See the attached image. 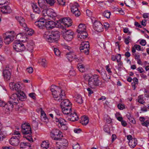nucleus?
<instances>
[{"instance_id": "10", "label": "nucleus", "mask_w": 149, "mask_h": 149, "mask_svg": "<svg viewBox=\"0 0 149 149\" xmlns=\"http://www.w3.org/2000/svg\"><path fill=\"white\" fill-rule=\"evenodd\" d=\"M74 34V33L71 30H68L64 33V38L67 41H70L73 38Z\"/></svg>"}, {"instance_id": "7", "label": "nucleus", "mask_w": 149, "mask_h": 149, "mask_svg": "<svg viewBox=\"0 0 149 149\" xmlns=\"http://www.w3.org/2000/svg\"><path fill=\"white\" fill-rule=\"evenodd\" d=\"M89 46L88 41L83 42L81 44L80 47V51L86 55H88L89 54Z\"/></svg>"}, {"instance_id": "20", "label": "nucleus", "mask_w": 149, "mask_h": 149, "mask_svg": "<svg viewBox=\"0 0 149 149\" xmlns=\"http://www.w3.org/2000/svg\"><path fill=\"white\" fill-rule=\"evenodd\" d=\"M58 142L56 143H58L59 145L61 147H63L64 148L65 147H66L68 146V141L65 139H62L61 138L60 139L58 140Z\"/></svg>"}, {"instance_id": "40", "label": "nucleus", "mask_w": 149, "mask_h": 149, "mask_svg": "<svg viewBox=\"0 0 149 149\" xmlns=\"http://www.w3.org/2000/svg\"><path fill=\"white\" fill-rule=\"evenodd\" d=\"M43 149H47L49 147V143L46 141H43L41 145Z\"/></svg>"}, {"instance_id": "19", "label": "nucleus", "mask_w": 149, "mask_h": 149, "mask_svg": "<svg viewBox=\"0 0 149 149\" xmlns=\"http://www.w3.org/2000/svg\"><path fill=\"white\" fill-rule=\"evenodd\" d=\"M55 22L52 21H48L45 23V26L47 29H52L56 25Z\"/></svg>"}, {"instance_id": "54", "label": "nucleus", "mask_w": 149, "mask_h": 149, "mask_svg": "<svg viewBox=\"0 0 149 149\" xmlns=\"http://www.w3.org/2000/svg\"><path fill=\"white\" fill-rule=\"evenodd\" d=\"M84 58L82 56H79L78 57V60H77V61L79 62H82L84 60Z\"/></svg>"}, {"instance_id": "55", "label": "nucleus", "mask_w": 149, "mask_h": 149, "mask_svg": "<svg viewBox=\"0 0 149 149\" xmlns=\"http://www.w3.org/2000/svg\"><path fill=\"white\" fill-rule=\"evenodd\" d=\"M118 107L119 109L120 110L123 109L125 108L124 105L121 104H119L118 105Z\"/></svg>"}, {"instance_id": "21", "label": "nucleus", "mask_w": 149, "mask_h": 149, "mask_svg": "<svg viewBox=\"0 0 149 149\" xmlns=\"http://www.w3.org/2000/svg\"><path fill=\"white\" fill-rule=\"evenodd\" d=\"M1 8V11L4 13H10L12 12V10L8 5L0 7Z\"/></svg>"}, {"instance_id": "18", "label": "nucleus", "mask_w": 149, "mask_h": 149, "mask_svg": "<svg viewBox=\"0 0 149 149\" xmlns=\"http://www.w3.org/2000/svg\"><path fill=\"white\" fill-rule=\"evenodd\" d=\"M79 118L76 112H74L68 116V119L72 121H75L78 120Z\"/></svg>"}, {"instance_id": "29", "label": "nucleus", "mask_w": 149, "mask_h": 149, "mask_svg": "<svg viewBox=\"0 0 149 149\" xmlns=\"http://www.w3.org/2000/svg\"><path fill=\"white\" fill-rule=\"evenodd\" d=\"M78 33L79 35H77V37L78 38H80L81 39H84L86 38L87 37L88 33L86 31Z\"/></svg>"}, {"instance_id": "22", "label": "nucleus", "mask_w": 149, "mask_h": 149, "mask_svg": "<svg viewBox=\"0 0 149 149\" xmlns=\"http://www.w3.org/2000/svg\"><path fill=\"white\" fill-rule=\"evenodd\" d=\"M38 3L40 7L43 10L47 9V4L45 0H38Z\"/></svg>"}, {"instance_id": "57", "label": "nucleus", "mask_w": 149, "mask_h": 149, "mask_svg": "<svg viewBox=\"0 0 149 149\" xmlns=\"http://www.w3.org/2000/svg\"><path fill=\"white\" fill-rule=\"evenodd\" d=\"M128 118L130 122L133 124L135 123V121L133 118L130 116Z\"/></svg>"}, {"instance_id": "23", "label": "nucleus", "mask_w": 149, "mask_h": 149, "mask_svg": "<svg viewBox=\"0 0 149 149\" xmlns=\"http://www.w3.org/2000/svg\"><path fill=\"white\" fill-rule=\"evenodd\" d=\"M3 74L5 79H6L7 80L10 79L11 75L10 71L7 69H5L3 71Z\"/></svg>"}, {"instance_id": "45", "label": "nucleus", "mask_w": 149, "mask_h": 149, "mask_svg": "<svg viewBox=\"0 0 149 149\" xmlns=\"http://www.w3.org/2000/svg\"><path fill=\"white\" fill-rule=\"evenodd\" d=\"M39 111H40L41 117L43 116V117L44 118H45L46 115L44 111L43 110L42 108H39Z\"/></svg>"}, {"instance_id": "43", "label": "nucleus", "mask_w": 149, "mask_h": 149, "mask_svg": "<svg viewBox=\"0 0 149 149\" xmlns=\"http://www.w3.org/2000/svg\"><path fill=\"white\" fill-rule=\"evenodd\" d=\"M47 4H49L51 6H53L55 2V0H45Z\"/></svg>"}, {"instance_id": "16", "label": "nucleus", "mask_w": 149, "mask_h": 149, "mask_svg": "<svg viewBox=\"0 0 149 149\" xmlns=\"http://www.w3.org/2000/svg\"><path fill=\"white\" fill-rule=\"evenodd\" d=\"M15 18L21 26L24 28L27 27V25L25 22V20L23 17L20 16H16Z\"/></svg>"}, {"instance_id": "33", "label": "nucleus", "mask_w": 149, "mask_h": 149, "mask_svg": "<svg viewBox=\"0 0 149 149\" xmlns=\"http://www.w3.org/2000/svg\"><path fill=\"white\" fill-rule=\"evenodd\" d=\"M32 6L35 13L38 14L40 13V10L39 8L36 4L33 3L32 5Z\"/></svg>"}, {"instance_id": "35", "label": "nucleus", "mask_w": 149, "mask_h": 149, "mask_svg": "<svg viewBox=\"0 0 149 149\" xmlns=\"http://www.w3.org/2000/svg\"><path fill=\"white\" fill-rule=\"evenodd\" d=\"M75 100L77 103L80 104H82L83 102L81 97L79 95H76Z\"/></svg>"}, {"instance_id": "14", "label": "nucleus", "mask_w": 149, "mask_h": 149, "mask_svg": "<svg viewBox=\"0 0 149 149\" xmlns=\"http://www.w3.org/2000/svg\"><path fill=\"white\" fill-rule=\"evenodd\" d=\"M9 86L11 89L13 90H15L17 92L21 91L22 88L18 84H15L14 82H11Z\"/></svg>"}, {"instance_id": "26", "label": "nucleus", "mask_w": 149, "mask_h": 149, "mask_svg": "<svg viewBox=\"0 0 149 149\" xmlns=\"http://www.w3.org/2000/svg\"><path fill=\"white\" fill-rule=\"evenodd\" d=\"M62 111V112L64 114L68 115L72 111L71 107H61Z\"/></svg>"}, {"instance_id": "49", "label": "nucleus", "mask_w": 149, "mask_h": 149, "mask_svg": "<svg viewBox=\"0 0 149 149\" xmlns=\"http://www.w3.org/2000/svg\"><path fill=\"white\" fill-rule=\"evenodd\" d=\"M141 125L143 126L147 127L149 125V121L148 120H146L144 122L141 123Z\"/></svg>"}, {"instance_id": "53", "label": "nucleus", "mask_w": 149, "mask_h": 149, "mask_svg": "<svg viewBox=\"0 0 149 149\" xmlns=\"http://www.w3.org/2000/svg\"><path fill=\"white\" fill-rule=\"evenodd\" d=\"M13 134L14 135L17 136H16V137H19V138H20L21 135L19 131H15L14 132Z\"/></svg>"}, {"instance_id": "60", "label": "nucleus", "mask_w": 149, "mask_h": 149, "mask_svg": "<svg viewBox=\"0 0 149 149\" xmlns=\"http://www.w3.org/2000/svg\"><path fill=\"white\" fill-rule=\"evenodd\" d=\"M123 32L125 33H128V34H130L131 33L129 31L128 29L127 28L124 29Z\"/></svg>"}, {"instance_id": "47", "label": "nucleus", "mask_w": 149, "mask_h": 149, "mask_svg": "<svg viewBox=\"0 0 149 149\" xmlns=\"http://www.w3.org/2000/svg\"><path fill=\"white\" fill-rule=\"evenodd\" d=\"M57 1L59 4L63 6L65 4V0H57Z\"/></svg>"}, {"instance_id": "62", "label": "nucleus", "mask_w": 149, "mask_h": 149, "mask_svg": "<svg viewBox=\"0 0 149 149\" xmlns=\"http://www.w3.org/2000/svg\"><path fill=\"white\" fill-rule=\"evenodd\" d=\"M73 149H80V146L78 144V143H77V144L73 146Z\"/></svg>"}, {"instance_id": "12", "label": "nucleus", "mask_w": 149, "mask_h": 149, "mask_svg": "<svg viewBox=\"0 0 149 149\" xmlns=\"http://www.w3.org/2000/svg\"><path fill=\"white\" fill-rule=\"evenodd\" d=\"M3 109L6 111L8 112L12 111L13 108V103L11 101H9L6 103L4 102V104L3 106Z\"/></svg>"}, {"instance_id": "13", "label": "nucleus", "mask_w": 149, "mask_h": 149, "mask_svg": "<svg viewBox=\"0 0 149 149\" xmlns=\"http://www.w3.org/2000/svg\"><path fill=\"white\" fill-rule=\"evenodd\" d=\"M59 21H61L64 25L65 27H68L72 25V21L71 19L68 17H65L60 19Z\"/></svg>"}, {"instance_id": "48", "label": "nucleus", "mask_w": 149, "mask_h": 149, "mask_svg": "<svg viewBox=\"0 0 149 149\" xmlns=\"http://www.w3.org/2000/svg\"><path fill=\"white\" fill-rule=\"evenodd\" d=\"M54 52L55 54L57 56H58L60 54L59 50L56 48H54Z\"/></svg>"}, {"instance_id": "27", "label": "nucleus", "mask_w": 149, "mask_h": 149, "mask_svg": "<svg viewBox=\"0 0 149 149\" xmlns=\"http://www.w3.org/2000/svg\"><path fill=\"white\" fill-rule=\"evenodd\" d=\"M18 93L17 94L19 100L21 101H24L26 99V96L24 93L21 91Z\"/></svg>"}, {"instance_id": "5", "label": "nucleus", "mask_w": 149, "mask_h": 149, "mask_svg": "<svg viewBox=\"0 0 149 149\" xmlns=\"http://www.w3.org/2000/svg\"><path fill=\"white\" fill-rule=\"evenodd\" d=\"M15 35H12L10 32H7L3 35L4 41L6 44L8 45L14 39Z\"/></svg>"}, {"instance_id": "2", "label": "nucleus", "mask_w": 149, "mask_h": 149, "mask_svg": "<svg viewBox=\"0 0 149 149\" xmlns=\"http://www.w3.org/2000/svg\"><path fill=\"white\" fill-rule=\"evenodd\" d=\"M51 90L56 100L60 101L65 98V91L60 87L52 85L51 87Z\"/></svg>"}, {"instance_id": "61", "label": "nucleus", "mask_w": 149, "mask_h": 149, "mask_svg": "<svg viewBox=\"0 0 149 149\" xmlns=\"http://www.w3.org/2000/svg\"><path fill=\"white\" fill-rule=\"evenodd\" d=\"M109 65H107L106 66V70L109 73V74H110L111 73V70L110 68H109Z\"/></svg>"}, {"instance_id": "51", "label": "nucleus", "mask_w": 149, "mask_h": 149, "mask_svg": "<svg viewBox=\"0 0 149 149\" xmlns=\"http://www.w3.org/2000/svg\"><path fill=\"white\" fill-rule=\"evenodd\" d=\"M25 137L26 138V139L28 140L29 141L31 142H33V139L31 136V135L29 134V135L26 136H26H25Z\"/></svg>"}, {"instance_id": "44", "label": "nucleus", "mask_w": 149, "mask_h": 149, "mask_svg": "<svg viewBox=\"0 0 149 149\" xmlns=\"http://www.w3.org/2000/svg\"><path fill=\"white\" fill-rule=\"evenodd\" d=\"M41 63L43 67H45L47 66V63L45 59H42L41 61Z\"/></svg>"}, {"instance_id": "6", "label": "nucleus", "mask_w": 149, "mask_h": 149, "mask_svg": "<svg viewBox=\"0 0 149 149\" xmlns=\"http://www.w3.org/2000/svg\"><path fill=\"white\" fill-rule=\"evenodd\" d=\"M13 46L14 49L17 52H22L25 49L24 44L19 41H15L13 43Z\"/></svg>"}, {"instance_id": "15", "label": "nucleus", "mask_w": 149, "mask_h": 149, "mask_svg": "<svg viewBox=\"0 0 149 149\" xmlns=\"http://www.w3.org/2000/svg\"><path fill=\"white\" fill-rule=\"evenodd\" d=\"M65 48L67 49L68 50L70 51L69 52H67L66 54V57L69 61H72L73 59V55H74V52L73 51L70 50L71 49V48L69 46H65Z\"/></svg>"}, {"instance_id": "37", "label": "nucleus", "mask_w": 149, "mask_h": 149, "mask_svg": "<svg viewBox=\"0 0 149 149\" xmlns=\"http://www.w3.org/2000/svg\"><path fill=\"white\" fill-rule=\"evenodd\" d=\"M40 29H42L44 26L45 24L43 22L38 21H36L34 23Z\"/></svg>"}, {"instance_id": "36", "label": "nucleus", "mask_w": 149, "mask_h": 149, "mask_svg": "<svg viewBox=\"0 0 149 149\" xmlns=\"http://www.w3.org/2000/svg\"><path fill=\"white\" fill-rule=\"evenodd\" d=\"M81 123L83 125H86L89 122L88 118L87 117L84 116L82 118Z\"/></svg>"}, {"instance_id": "58", "label": "nucleus", "mask_w": 149, "mask_h": 149, "mask_svg": "<svg viewBox=\"0 0 149 149\" xmlns=\"http://www.w3.org/2000/svg\"><path fill=\"white\" fill-rule=\"evenodd\" d=\"M146 43V41L144 40H141L140 44L142 46H145Z\"/></svg>"}, {"instance_id": "63", "label": "nucleus", "mask_w": 149, "mask_h": 149, "mask_svg": "<svg viewBox=\"0 0 149 149\" xmlns=\"http://www.w3.org/2000/svg\"><path fill=\"white\" fill-rule=\"evenodd\" d=\"M35 95V94L33 93H32L29 94V96L34 99L36 98Z\"/></svg>"}, {"instance_id": "56", "label": "nucleus", "mask_w": 149, "mask_h": 149, "mask_svg": "<svg viewBox=\"0 0 149 149\" xmlns=\"http://www.w3.org/2000/svg\"><path fill=\"white\" fill-rule=\"evenodd\" d=\"M74 14L75 16H79L80 15V13L79 11V10H76L74 12H72Z\"/></svg>"}, {"instance_id": "11", "label": "nucleus", "mask_w": 149, "mask_h": 149, "mask_svg": "<svg viewBox=\"0 0 149 149\" xmlns=\"http://www.w3.org/2000/svg\"><path fill=\"white\" fill-rule=\"evenodd\" d=\"M19 139V137H16V136H13L10 139L9 142L13 146H17L20 142Z\"/></svg>"}, {"instance_id": "4", "label": "nucleus", "mask_w": 149, "mask_h": 149, "mask_svg": "<svg viewBox=\"0 0 149 149\" xmlns=\"http://www.w3.org/2000/svg\"><path fill=\"white\" fill-rule=\"evenodd\" d=\"M42 13L46 20H49L51 18L55 20V17L57 16L56 13L52 8H47L43 10Z\"/></svg>"}, {"instance_id": "1", "label": "nucleus", "mask_w": 149, "mask_h": 149, "mask_svg": "<svg viewBox=\"0 0 149 149\" xmlns=\"http://www.w3.org/2000/svg\"><path fill=\"white\" fill-rule=\"evenodd\" d=\"M60 32L57 31H47L45 32L44 37L49 42L57 43L59 39Z\"/></svg>"}, {"instance_id": "32", "label": "nucleus", "mask_w": 149, "mask_h": 149, "mask_svg": "<svg viewBox=\"0 0 149 149\" xmlns=\"http://www.w3.org/2000/svg\"><path fill=\"white\" fill-rule=\"evenodd\" d=\"M124 3L128 7L132 6L135 4V3L133 0H125Z\"/></svg>"}, {"instance_id": "52", "label": "nucleus", "mask_w": 149, "mask_h": 149, "mask_svg": "<svg viewBox=\"0 0 149 149\" xmlns=\"http://www.w3.org/2000/svg\"><path fill=\"white\" fill-rule=\"evenodd\" d=\"M27 71L29 73H31L33 72V69L32 67H30L26 69Z\"/></svg>"}, {"instance_id": "34", "label": "nucleus", "mask_w": 149, "mask_h": 149, "mask_svg": "<svg viewBox=\"0 0 149 149\" xmlns=\"http://www.w3.org/2000/svg\"><path fill=\"white\" fill-rule=\"evenodd\" d=\"M24 29L26 31V34L27 35L31 36L34 33V31L31 29H29L27 26L26 27H25Z\"/></svg>"}, {"instance_id": "8", "label": "nucleus", "mask_w": 149, "mask_h": 149, "mask_svg": "<svg viewBox=\"0 0 149 149\" xmlns=\"http://www.w3.org/2000/svg\"><path fill=\"white\" fill-rule=\"evenodd\" d=\"M62 132L58 130L54 129L51 132L50 135L52 139L54 140H58L63 137Z\"/></svg>"}, {"instance_id": "24", "label": "nucleus", "mask_w": 149, "mask_h": 149, "mask_svg": "<svg viewBox=\"0 0 149 149\" xmlns=\"http://www.w3.org/2000/svg\"><path fill=\"white\" fill-rule=\"evenodd\" d=\"M17 94L16 93L13 94L10 97V101L13 103H17L19 101Z\"/></svg>"}, {"instance_id": "39", "label": "nucleus", "mask_w": 149, "mask_h": 149, "mask_svg": "<svg viewBox=\"0 0 149 149\" xmlns=\"http://www.w3.org/2000/svg\"><path fill=\"white\" fill-rule=\"evenodd\" d=\"M77 67L80 72H84L85 68L83 65L79 64H78Z\"/></svg>"}, {"instance_id": "42", "label": "nucleus", "mask_w": 149, "mask_h": 149, "mask_svg": "<svg viewBox=\"0 0 149 149\" xmlns=\"http://www.w3.org/2000/svg\"><path fill=\"white\" fill-rule=\"evenodd\" d=\"M103 15L104 16L107 18H109L111 15V13L108 11H105L104 12Z\"/></svg>"}, {"instance_id": "28", "label": "nucleus", "mask_w": 149, "mask_h": 149, "mask_svg": "<svg viewBox=\"0 0 149 149\" xmlns=\"http://www.w3.org/2000/svg\"><path fill=\"white\" fill-rule=\"evenodd\" d=\"M137 144V140L136 139L134 138L130 141H129L128 144L129 146L132 148L135 147Z\"/></svg>"}, {"instance_id": "31", "label": "nucleus", "mask_w": 149, "mask_h": 149, "mask_svg": "<svg viewBox=\"0 0 149 149\" xmlns=\"http://www.w3.org/2000/svg\"><path fill=\"white\" fill-rule=\"evenodd\" d=\"M23 134L24 135L30 134L31 135L32 133L31 129V127H28V128L24 129V130H22Z\"/></svg>"}, {"instance_id": "9", "label": "nucleus", "mask_w": 149, "mask_h": 149, "mask_svg": "<svg viewBox=\"0 0 149 149\" xmlns=\"http://www.w3.org/2000/svg\"><path fill=\"white\" fill-rule=\"evenodd\" d=\"M94 29L98 32H101L103 31V25L99 21H95L93 24Z\"/></svg>"}, {"instance_id": "30", "label": "nucleus", "mask_w": 149, "mask_h": 149, "mask_svg": "<svg viewBox=\"0 0 149 149\" xmlns=\"http://www.w3.org/2000/svg\"><path fill=\"white\" fill-rule=\"evenodd\" d=\"M86 26L84 24H81L78 26V29L77 30V31L78 33L86 31Z\"/></svg>"}, {"instance_id": "41", "label": "nucleus", "mask_w": 149, "mask_h": 149, "mask_svg": "<svg viewBox=\"0 0 149 149\" xmlns=\"http://www.w3.org/2000/svg\"><path fill=\"white\" fill-rule=\"evenodd\" d=\"M138 101L139 103L141 104H143L145 103V102L143 99V95H139L138 97Z\"/></svg>"}, {"instance_id": "46", "label": "nucleus", "mask_w": 149, "mask_h": 149, "mask_svg": "<svg viewBox=\"0 0 149 149\" xmlns=\"http://www.w3.org/2000/svg\"><path fill=\"white\" fill-rule=\"evenodd\" d=\"M31 127L29 124H27L25 123L23 124L22 125L21 127L22 128V130H24V129H26V128H28V127Z\"/></svg>"}, {"instance_id": "59", "label": "nucleus", "mask_w": 149, "mask_h": 149, "mask_svg": "<svg viewBox=\"0 0 149 149\" xmlns=\"http://www.w3.org/2000/svg\"><path fill=\"white\" fill-rule=\"evenodd\" d=\"M134 47L135 48L138 50L141 51V47L140 45H137V44H135L134 45Z\"/></svg>"}, {"instance_id": "64", "label": "nucleus", "mask_w": 149, "mask_h": 149, "mask_svg": "<svg viewBox=\"0 0 149 149\" xmlns=\"http://www.w3.org/2000/svg\"><path fill=\"white\" fill-rule=\"evenodd\" d=\"M74 132L76 133H79L81 132V130L80 128L75 129L74 130Z\"/></svg>"}, {"instance_id": "17", "label": "nucleus", "mask_w": 149, "mask_h": 149, "mask_svg": "<svg viewBox=\"0 0 149 149\" xmlns=\"http://www.w3.org/2000/svg\"><path fill=\"white\" fill-rule=\"evenodd\" d=\"M58 125L60 127H62V129L64 130H67V127L66 126V121L63 119L61 118H59Z\"/></svg>"}, {"instance_id": "3", "label": "nucleus", "mask_w": 149, "mask_h": 149, "mask_svg": "<svg viewBox=\"0 0 149 149\" xmlns=\"http://www.w3.org/2000/svg\"><path fill=\"white\" fill-rule=\"evenodd\" d=\"M85 80H88V84L91 87L93 86H98L99 85L100 80L99 79V76L97 74L90 77L88 74L84 76Z\"/></svg>"}, {"instance_id": "38", "label": "nucleus", "mask_w": 149, "mask_h": 149, "mask_svg": "<svg viewBox=\"0 0 149 149\" xmlns=\"http://www.w3.org/2000/svg\"><path fill=\"white\" fill-rule=\"evenodd\" d=\"M79 6V4L77 3L76 2L74 3L72 7L71 8V11L72 12H74L78 10V7Z\"/></svg>"}, {"instance_id": "25", "label": "nucleus", "mask_w": 149, "mask_h": 149, "mask_svg": "<svg viewBox=\"0 0 149 149\" xmlns=\"http://www.w3.org/2000/svg\"><path fill=\"white\" fill-rule=\"evenodd\" d=\"M63 100L61 102L60 104L61 107H71V104L70 103L69 100L67 99H65V98L63 99Z\"/></svg>"}, {"instance_id": "50", "label": "nucleus", "mask_w": 149, "mask_h": 149, "mask_svg": "<svg viewBox=\"0 0 149 149\" xmlns=\"http://www.w3.org/2000/svg\"><path fill=\"white\" fill-rule=\"evenodd\" d=\"M27 49L30 52H32L33 47L32 45H30L29 44H28L27 45Z\"/></svg>"}]
</instances>
